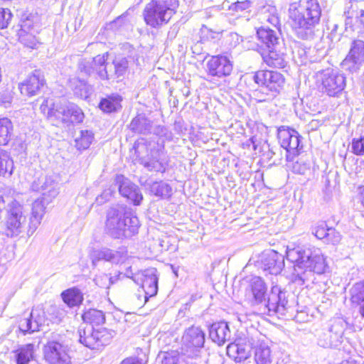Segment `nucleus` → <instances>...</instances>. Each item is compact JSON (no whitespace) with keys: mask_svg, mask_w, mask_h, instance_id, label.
<instances>
[{"mask_svg":"<svg viewBox=\"0 0 364 364\" xmlns=\"http://www.w3.org/2000/svg\"><path fill=\"white\" fill-rule=\"evenodd\" d=\"M42 199L36 200L32 205L31 217L30 218L29 228L33 232L41 223V220L45 213L46 206Z\"/></svg>","mask_w":364,"mask_h":364,"instance_id":"obj_32","label":"nucleus"},{"mask_svg":"<svg viewBox=\"0 0 364 364\" xmlns=\"http://www.w3.org/2000/svg\"><path fill=\"white\" fill-rule=\"evenodd\" d=\"M252 2L249 0L237 1L230 6V9L235 11H242L251 6Z\"/></svg>","mask_w":364,"mask_h":364,"instance_id":"obj_52","label":"nucleus"},{"mask_svg":"<svg viewBox=\"0 0 364 364\" xmlns=\"http://www.w3.org/2000/svg\"><path fill=\"white\" fill-rule=\"evenodd\" d=\"M107 56V53L97 55L92 59H83L79 63L78 68L80 72L89 76H97L101 80H107L109 78L105 65Z\"/></svg>","mask_w":364,"mask_h":364,"instance_id":"obj_15","label":"nucleus"},{"mask_svg":"<svg viewBox=\"0 0 364 364\" xmlns=\"http://www.w3.org/2000/svg\"><path fill=\"white\" fill-rule=\"evenodd\" d=\"M48 183V181L46 180L44 184L42 186L43 193V197L41 198L43 200L46 204H48L51 201L52 198H55L58 194V191L56 188L57 183H53L52 181H50L49 185Z\"/></svg>","mask_w":364,"mask_h":364,"instance_id":"obj_41","label":"nucleus"},{"mask_svg":"<svg viewBox=\"0 0 364 364\" xmlns=\"http://www.w3.org/2000/svg\"><path fill=\"white\" fill-rule=\"evenodd\" d=\"M286 257L294 264L291 282L300 287H309L315 279L314 274H323L328 268L326 259L318 248H287Z\"/></svg>","mask_w":364,"mask_h":364,"instance_id":"obj_1","label":"nucleus"},{"mask_svg":"<svg viewBox=\"0 0 364 364\" xmlns=\"http://www.w3.org/2000/svg\"><path fill=\"white\" fill-rule=\"evenodd\" d=\"M94 139V134L90 130H81L80 135L75 139V146L78 150L87 149Z\"/></svg>","mask_w":364,"mask_h":364,"instance_id":"obj_39","label":"nucleus"},{"mask_svg":"<svg viewBox=\"0 0 364 364\" xmlns=\"http://www.w3.org/2000/svg\"><path fill=\"white\" fill-rule=\"evenodd\" d=\"M115 112L122 107V106L119 104V102L122 100V97L119 95H115Z\"/></svg>","mask_w":364,"mask_h":364,"instance_id":"obj_61","label":"nucleus"},{"mask_svg":"<svg viewBox=\"0 0 364 364\" xmlns=\"http://www.w3.org/2000/svg\"><path fill=\"white\" fill-rule=\"evenodd\" d=\"M151 133L158 136L162 140V143L165 141H171L173 139L172 132L164 126L153 127Z\"/></svg>","mask_w":364,"mask_h":364,"instance_id":"obj_43","label":"nucleus"},{"mask_svg":"<svg viewBox=\"0 0 364 364\" xmlns=\"http://www.w3.org/2000/svg\"><path fill=\"white\" fill-rule=\"evenodd\" d=\"M130 128L134 132L146 134L152 132L153 124L145 116L138 115L132 119Z\"/></svg>","mask_w":364,"mask_h":364,"instance_id":"obj_34","label":"nucleus"},{"mask_svg":"<svg viewBox=\"0 0 364 364\" xmlns=\"http://www.w3.org/2000/svg\"><path fill=\"white\" fill-rule=\"evenodd\" d=\"M69 87L73 91L75 96L82 100H87L92 92V87L78 77L70 79Z\"/></svg>","mask_w":364,"mask_h":364,"instance_id":"obj_30","label":"nucleus"},{"mask_svg":"<svg viewBox=\"0 0 364 364\" xmlns=\"http://www.w3.org/2000/svg\"><path fill=\"white\" fill-rule=\"evenodd\" d=\"M232 68V63L227 56L223 55L211 56L206 63L208 75L218 78L229 76Z\"/></svg>","mask_w":364,"mask_h":364,"instance_id":"obj_19","label":"nucleus"},{"mask_svg":"<svg viewBox=\"0 0 364 364\" xmlns=\"http://www.w3.org/2000/svg\"><path fill=\"white\" fill-rule=\"evenodd\" d=\"M170 359H171L170 358L166 357L165 358V364H168V362L170 360Z\"/></svg>","mask_w":364,"mask_h":364,"instance_id":"obj_64","label":"nucleus"},{"mask_svg":"<svg viewBox=\"0 0 364 364\" xmlns=\"http://www.w3.org/2000/svg\"><path fill=\"white\" fill-rule=\"evenodd\" d=\"M117 223L115 225V238H127L138 232L139 221L131 208L117 210Z\"/></svg>","mask_w":364,"mask_h":364,"instance_id":"obj_12","label":"nucleus"},{"mask_svg":"<svg viewBox=\"0 0 364 364\" xmlns=\"http://www.w3.org/2000/svg\"><path fill=\"white\" fill-rule=\"evenodd\" d=\"M16 364H28L34 358V345L27 343L14 351Z\"/></svg>","mask_w":364,"mask_h":364,"instance_id":"obj_33","label":"nucleus"},{"mask_svg":"<svg viewBox=\"0 0 364 364\" xmlns=\"http://www.w3.org/2000/svg\"><path fill=\"white\" fill-rule=\"evenodd\" d=\"M266 21L276 28L272 29L268 26H262L257 29V36L261 43L262 50L263 49H273V48L283 47L284 41L281 36L279 28V19L277 16L270 14Z\"/></svg>","mask_w":364,"mask_h":364,"instance_id":"obj_10","label":"nucleus"},{"mask_svg":"<svg viewBox=\"0 0 364 364\" xmlns=\"http://www.w3.org/2000/svg\"><path fill=\"white\" fill-rule=\"evenodd\" d=\"M113 253L111 250L102 248L101 250H92L90 253V257L92 265L95 267L97 262L100 260L110 261L113 258Z\"/></svg>","mask_w":364,"mask_h":364,"instance_id":"obj_40","label":"nucleus"},{"mask_svg":"<svg viewBox=\"0 0 364 364\" xmlns=\"http://www.w3.org/2000/svg\"><path fill=\"white\" fill-rule=\"evenodd\" d=\"M126 277H131L133 281L142 287L146 294L150 296H154L158 291L157 270L156 268L151 267L140 271L134 276L126 274Z\"/></svg>","mask_w":364,"mask_h":364,"instance_id":"obj_16","label":"nucleus"},{"mask_svg":"<svg viewBox=\"0 0 364 364\" xmlns=\"http://www.w3.org/2000/svg\"><path fill=\"white\" fill-rule=\"evenodd\" d=\"M277 137L281 146L287 151V160L292 161L302 148L301 136L294 129L281 127L278 129Z\"/></svg>","mask_w":364,"mask_h":364,"instance_id":"obj_13","label":"nucleus"},{"mask_svg":"<svg viewBox=\"0 0 364 364\" xmlns=\"http://www.w3.org/2000/svg\"><path fill=\"white\" fill-rule=\"evenodd\" d=\"M250 287L252 294V304L259 306L263 314L272 316L274 314L284 315L288 301L286 292L278 286H274L266 298L267 286L259 277H255L250 281Z\"/></svg>","mask_w":364,"mask_h":364,"instance_id":"obj_3","label":"nucleus"},{"mask_svg":"<svg viewBox=\"0 0 364 364\" xmlns=\"http://www.w3.org/2000/svg\"><path fill=\"white\" fill-rule=\"evenodd\" d=\"M12 14L9 9H0V29L5 28L8 26L9 21L11 19Z\"/></svg>","mask_w":364,"mask_h":364,"instance_id":"obj_50","label":"nucleus"},{"mask_svg":"<svg viewBox=\"0 0 364 364\" xmlns=\"http://www.w3.org/2000/svg\"><path fill=\"white\" fill-rule=\"evenodd\" d=\"M121 364H142V363L139 358L131 357L123 360Z\"/></svg>","mask_w":364,"mask_h":364,"instance_id":"obj_58","label":"nucleus"},{"mask_svg":"<svg viewBox=\"0 0 364 364\" xmlns=\"http://www.w3.org/2000/svg\"><path fill=\"white\" fill-rule=\"evenodd\" d=\"M262 263L265 270H269L271 274H279L284 267V257L282 254L269 250L263 255Z\"/></svg>","mask_w":364,"mask_h":364,"instance_id":"obj_25","label":"nucleus"},{"mask_svg":"<svg viewBox=\"0 0 364 364\" xmlns=\"http://www.w3.org/2000/svg\"><path fill=\"white\" fill-rule=\"evenodd\" d=\"M99 108L105 113L114 111V95H111L107 98H102L99 104Z\"/></svg>","mask_w":364,"mask_h":364,"instance_id":"obj_45","label":"nucleus"},{"mask_svg":"<svg viewBox=\"0 0 364 364\" xmlns=\"http://www.w3.org/2000/svg\"><path fill=\"white\" fill-rule=\"evenodd\" d=\"M14 161L9 153L0 149V176H10L14 171Z\"/></svg>","mask_w":364,"mask_h":364,"instance_id":"obj_38","label":"nucleus"},{"mask_svg":"<svg viewBox=\"0 0 364 364\" xmlns=\"http://www.w3.org/2000/svg\"><path fill=\"white\" fill-rule=\"evenodd\" d=\"M316 77L322 92L329 97H340L346 85L344 75L331 68L318 72Z\"/></svg>","mask_w":364,"mask_h":364,"instance_id":"obj_8","label":"nucleus"},{"mask_svg":"<svg viewBox=\"0 0 364 364\" xmlns=\"http://www.w3.org/2000/svg\"><path fill=\"white\" fill-rule=\"evenodd\" d=\"M360 314L364 317V304L360 308Z\"/></svg>","mask_w":364,"mask_h":364,"instance_id":"obj_63","label":"nucleus"},{"mask_svg":"<svg viewBox=\"0 0 364 364\" xmlns=\"http://www.w3.org/2000/svg\"><path fill=\"white\" fill-rule=\"evenodd\" d=\"M283 47L273 48V49H263L261 55L263 61L269 67L284 68L287 65L285 55L281 51Z\"/></svg>","mask_w":364,"mask_h":364,"instance_id":"obj_26","label":"nucleus"},{"mask_svg":"<svg viewBox=\"0 0 364 364\" xmlns=\"http://www.w3.org/2000/svg\"><path fill=\"white\" fill-rule=\"evenodd\" d=\"M353 18L350 17H347L345 21L346 31H348V29L351 31H355V28L353 27Z\"/></svg>","mask_w":364,"mask_h":364,"instance_id":"obj_60","label":"nucleus"},{"mask_svg":"<svg viewBox=\"0 0 364 364\" xmlns=\"http://www.w3.org/2000/svg\"><path fill=\"white\" fill-rule=\"evenodd\" d=\"M45 360L50 364H71L68 348L56 341H50L44 346Z\"/></svg>","mask_w":364,"mask_h":364,"instance_id":"obj_18","label":"nucleus"},{"mask_svg":"<svg viewBox=\"0 0 364 364\" xmlns=\"http://www.w3.org/2000/svg\"><path fill=\"white\" fill-rule=\"evenodd\" d=\"M115 181L119 183V192L122 196L135 205L141 203L143 196L136 185L122 176H117Z\"/></svg>","mask_w":364,"mask_h":364,"instance_id":"obj_22","label":"nucleus"},{"mask_svg":"<svg viewBox=\"0 0 364 364\" xmlns=\"http://www.w3.org/2000/svg\"><path fill=\"white\" fill-rule=\"evenodd\" d=\"M205 333L198 326L188 328L181 338V353L191 358L200 356L205 343Z\"/></svg>","mask_w":364,"mask_h":364,"instance_id":"obj_9","label":"nucleus"},{"mask_svg":"<svg viewBox=\"0 0 364 364\" xmlns=\"http://www.w3.org/2000/svg\"><path fill=\"white\" fill-rule=\"evenodd\" d=\"M105 279H107V280H108V282H109V286L107 287V288H109V286H110L111 284H113V282H113V280H112V277H108L107 274H106V275H105Z\"/></svg>","mask_w":364,"mask_h":364,"instance_id":"obj_62","label":"nucleus"},{"mask_svg":"<svg viewBox=\"0 0 364 364\" xmlns=\"http://www.w3.org/2000/svg\"><path fill=\"white\" fill-rule=\"evenodd\" d=\"M321 7L318 0H294L289 7V16L296 36L311 40L319 24Z\"/></svg>","mask_w":364,"mask_h":364,"instance_id":"obj_2","label":"nucleus"},{"mask_svg":"<svg viewBox=\"0 0 364 364\" xmlns=\"http://www.w3.org/2000/svg\"><path fill=\"white\" fill-rule=\"evenodd\" d=\"M82 319L86 326H98L105 322V313L97 309H88L82 315Z\"/></svg>","mask_w":364,"mask_h":364,"instance_id":"obj_31","label":"nucleus"},{"mask_svg":"<svg viewBox=\"0 0 364 364\" xmlns=\"http://www.w3.org/2000/svg\"><path fill=\"white\" fill-rule=\"evenodd\" d=\"M28 212L24 206L16 200L6 207V235L14 237L23 232L27 223Z\"/></svg>","mask_w":364,"mask_h":364,"instance_id":"obj_7","label":"nucleus"},{"mask_svg":"<svg viewBox=\"0 0 364 364\" xmlns=\"http://www.w3.org/2000/svg\"><path fill=\"white\" fill-rule=\"evenodd\" d=\"M12 96L11 92L9 90H3L0 92V105L6 107L11 104Z\"/></svg>","mask_w":364,"mask_h":364,"instance_id":"obj_54","label":"nucleus"},{"mask_svg":"<svg viewBox=\"0 0 364 364\" xmlns=\"http://www.w3.org/2000/svg\"><path fill=\"white\" fill-rule=\"evenodd\" d=\"M358 198L361 205L364 207V185L358 187Z\"/></svg>","mask_w":364,"mask_h":364,"instance_id":"obj_59","label":"nucleus"},{"mask_svg":"<svg viewBox=\"0 0 364 364\" xmlns=\"http://www.w3.org/2000/svg\"><path fill=\"white\" fill-rule=\"evenodd\" d=\"M255 360L256 364H272L273 355L268 345L261 343L255 350Z\"/></svg>","mask_w":364,"mask_h":364,"instance_id":"obj_36","label":"nucleus"},{"mask_svg":"<svg viewBox=\"0 0 364 364\" xmlns=\"http://www.w3.org/2000/svg\"><path fill=\"white\" fill-rule=\"evenodd\" d=\"M46 314L41 308L33 309L28 316H24L18 321L19 330L25 334L39 331L45 325Z\"/></svg>","mask_w":364,"mask_h":364,"instance_id":"obj_17","label":"nucleus"},{"mask_svg":"<svg viewBox=\"0 0 364 364\" xmlns=\"http://www.w3.org/2000/svg\"><path fill=\"white\" fill-rule=\"evenodd\" d=\"M128 68V61L125 58L120 59L117 63H115V75L117 78L123 77Z\"/></svg>","mask_w":364,"mask_h":364,"instance_id":"obj_48","label":"nucleus"},{"mask_svg":"<svg viewBox=\"0 0 364 364\" xmlns=\"http://www.w3.org/2000/svg\"><path fill=\"white\" fill-rule=\"evenodd\" d=\"M340 24L336 20H329L327 23V29L330 30V36L331 38V40H333L336 37V35L338 34V28H339Z\"/></svg>","mask_w":364,"mask_h":364,"instance_id":"obj_53","label":"nucleus"},{"mask_svg":"<svg viewBox=\"0 0 364 364\" xmlns=\"http://www.w3.org/2000/svg\"><path fill=\"white\" fill-rule=\"evenodd\" d=\"M364 63V41L354 40L350 46L348 54L344 59L343 64L352 72L357 71Z\"/></svg>","mask_w":364,"mask_h":364,"instance_id":"obj_20","label":"nucleus"},{"mask_svg":"<svg viewBox=\"0 0 364 364\" xmlns=\"http://www.w3.org/2000/svg\"><path fill=\"white\" fill-rule=\"evenodd\" d=\"M329 228L326 223H321L314 228L313 234L319 240H325Z\"/></svg>","mask_w":364,"mask_h":364,"instance_id":"obj_49","label":"nucleus"},{"mask_svg":"<svg viewBox=\"0 0 364 364\" xmlns=\"http://www.w3.org/2000/svg\"><path fill=\"white\" fill-rule=\"evenodd\" d=\"M13 124L7 117L0 118V146L7 145L13 135Z\"/></svg>","mask_w":364,"mask_h":364,"instance_id":"obj_37","label":"nucleus"},{"mask_svg":"<svg viewBox=\"0 0 364 364\" xmlns=\"http://www.w3.org/2000/svg\"><path fill=\"white\" fill-rule=\"evenodd\" d=\"M168 160L164 151V145L161 144L152 150L150 155L142 161L141 164L149 171L164 173L168 166Z\"/></svg>","mask_w":364,"mask_h":364,"instance_id":"obj_21","label":"nucleus"},{"mask_svg":"<svg viewBox=\"0 0 364 364\" xmlns=\"http://www.w3.org/2000/svg\"><path fill=\"white\" fill-rule=\"evenodd\" d=\"M53 312L56 314V316L53 320V322L55 323H60L62 321L66 315L65 311L60 308H55L53 309Z\"/></svg>","mask_w":364,"mask_h":364,"instance_id":"obj_56","label":"nucleus"},{"mask_svg":"<svg viewBox=\"0 0 364 364\" xmlns=\"http://www.w3.org/2000/svg\"><path fill=\"white\" fill-rule=\"evenodd\" d=\"M351 151L357 156L364 154V136L353 139L351 142Z\"/></svg>","mask_w":364,"mask_h":364,"instance_id":"obj_44","label":"nucleus"},{"mask_svg":"<svg viewBox=\"0 0 364 364\" xmlns=\"http://www.w3.org/2000/svg\"><path fill=\"white\" fill-rule=\"evenodd\" d=\"M346 323L341 319L335 320L326 332L318 336V344L323 348H337L343 342Z\"/></svg>","mask_w":364,"mask_h":364,"instance_id":"obj_14","label":"nucleus"},{"mask_svg":"<svg viewBox=\"0 0 364 364\" xmlns=\"http://www.w3.org/2000/svg\"><path fill=\"white\" fill-rule=\"evenodd\" d=\"M21 41L24 43L27 47L33 48L36 46V39L31 35H26L25 36L20 35Z\"/></svg>","mask_w":364,"mask_h":364,"instance_id":"obj_55","label":"nucleus"},{"mask_svg":"<svg viewBox=\"0 0 364 364\" xmlns=\"http://www.w3.org/2000/svg\"><path fill=\"white\" fill-rule=\"evenodd\" d=\"M341 240V234L334 228H329L326 237L324 240L325 243L336 245L340 242Z\"/></svg>","mask_w":364,"mask_h":364,"instance_id":"obj_46","label":"nucleus"},{"mask_svg":"<svg viewBox=\"0 0 364 364\" xmlns=\"http://www.w3.org/2000/svg\"><path fill=\"white\" fill-rule=\"evenodd\" d=\"M351 300L353 303L364 301V280L356 283L350 289Z\"/></svg>","mask_w":364,"mask_h":364,"instance_id":"obj_42","label":"nucleus"},{"mask_svg":"<svg viewBox=\"0 0 364 364\" xmlns=\"http://www.w3.org/2000/svg\"><path fill=\"white\" fill-rule=\"evenodd\" d=\"M78 333L80 343L91 349H99L109 343L112 338L111 333L106 328L95 329L89 326H80Z\"/></svg>","mask_w":364,"mask_h":364,"instance_id":"obj_11","label":"nucleus"},{"mask_svg":"<svg viewBox=\"0 0 364 364\" xmlns=\"http://www.w3.org/2000/svg\"><path fill=\"white\" fill-rule=\"evenodd\" d=\"M253 81L261 87L260 91L257 93H262L259 101H266L274 98L283 89L285 79L282 74L276 71L259 70L252 75Z\"/></svg>","mask_w":364,"mask_h":364,"instance_id":"obj_6","label":"nucleus"},{"mask_svg":"<svg viewBox=\"0 0 364 364\" xmlns=\"http://www.w3.org/2000/svg\"><path fill=\"white\" fill-rule=\"evenodd\" d=\"M114 190L112 188L105 189L100 196L96 198V203L97 205H102L105 202L109 201L112 198Z\"/></svg>","mask_w":364,"mask_h":364,"instance_id":"obj_51","label":"nucleus"},{"mask_svg":"<svg viewBox=\"0 0 364 364\" xmlns=\"http://www.w3.org/2000/svg\"><path fill=\"white\" fill-rule=\"evenodd\" d=\"M63 301L69 306H79L83 301V295L81 291L75 287L68 289L61 293Z\"/></svg>","mask_w":364,"mask_h":364,"instance_id":"obj_35","label":"nucleus"},{"mask_svg":"<svg viewBox=\"0 0 364 364\" xmlns=\"http://www.w3.org/2000/svg\"><path fill=\"white\" fill-rule=\"evenodd\" d=\"M52 105L53 107L48 109L47 117L53 124L70 126L82 122L84 113L75 103L63 100Z\"/></svg>","mask_w":364,"mask_h":364,"instance_id":"obj_5","label":"nucleus"},{"mask_svg":"<svg viewBox=\"0 0 364 364\" xmlns=\"http://www.w3.org/2000/svg\"><path fill=\"white\" fill-rule=\"evenodd\" d=\"M160 144L154 141H148L144 138L136 140L132 151H134L136 158L140 163L144 161L152 152L153 149L157 148Z\"/></svg>","mask_w":364,"mask_h":364,"instance_id":"obj_29","label":"nucleus"},{"mask_svg":"<svg viewBox=\"0 0 364 364\" xmlns=\"http://www.w3.org/2000/svg\"><path fill=\"white\" fill-rule=\"evenodd\" d=\"M44 84L43 75L40 70H36L24 82L20 83L18 87L22 95L32 97L38 94Z\"/></svg>","mask_w":364,"mask_h":364,"instance_id":"obj_23","label":"nucleus"},{"mask_svg":"<svg viewBox=\"0 0 364 364\" xmlns=\"http://www.w3.org/2000/svg\"><path fill=\"white\" fill-rule=\"evenodd\" d=\"M178 6L177 0H152L144 8V19L152 28L161 27L168 23Z\"/></svg>","mask_w":364,"mask_h":364,"instance_id":"obj_4","label":"nucleus"},{"mask_svg":"<svg viewBox=\"0 0 364 364\" xmlns=\"http://www.w3.org/2000/svg\"><path fill=\"white\" fill-rule=\"evenodd\" d=\"M360 24V30L358 31L360 36L364 38V11H362L360 16L356 20Z\"/></svg>","mask_w":364,"mask_h":364,"instance_id":"obj_57","label":"nucleus"},{"mask_svg":"<svg viewBox=\"0 0 364 364\" xmlns=\"http://www.w3.org/2000/svg\"><path fill=\"white\" fill-rule=\"evenodd\" d=\"M141 184L150 195L158 198H168L172 195L171 186L163 181H154L151 179H147L144 182L141 181Z\"/></svg>","mask_w":364,"mask_h":364,"instance_id":"obj_27","label":"nucleus"},{"mask_svg":"<svg viewBox=\"0 0 364 364\" xmlns=\"http://www.w3.org/2000/svg\"><path fill=\"white\" fill-rule=\"evenodd\" d=\"M105 233L111 237L114 235V211L112 208L108 210L105 228Z\"/></svg>","mask_w":364,"mask_h":364,"instance_id":"obj_47","label":"nucleus"},{"mask_svg":"<svg viewBox=\"0 0 364 364\" xmlns=\"http://www.w3.org/2000/svg\"><path fill=\"white\" fill-rule=\"evenodd\" d=\"M211 340L218 346H223L231 338V331L227 322L220 321L213 323L209 329Z\"/></svg>","mask_w":364,"mask_h":364,"instance_id":"obj_28","label":"nucleus"},{"mask_svg":"<svg viewBox=\"0 0 364 364\" xmlns=\"http://www.w3.org/2000/svg\"><path fill=\"white\" fill-rule=\"evenodd\" d=\"M252 343L247 338H240L227 346V354L235 361L241 362L249 358Z\"/></svg>","mask_w":364,"mask_h":364,"instance_id":"obj_24","label":"nucleus"}]
</instances>
